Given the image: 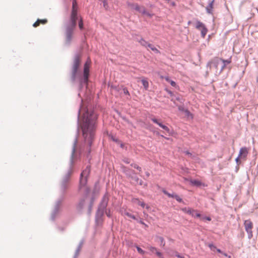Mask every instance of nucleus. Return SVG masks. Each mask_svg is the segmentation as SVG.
<instances>
[{"label": "nucleus", "instance_id": "f257e3e1", "mask_svg": "<svg viewBox=\"0 0 258 258\" xmlns=\"http://www.w3.org/2000/svg\"><path fill=\"white\" fill-rule=\"evenodd\" d=\"M99 114L93 108H86L83 115L82 122H80V109L78 111L77 119V130L73 142L72 153L70 157V166L67 173L63 176L60 183V192L61 195L56 202L54 209L51 214L50 220L55 222L56 218L59 214L60 206L62 201L65 199V195L70 186V178L72 173V166L76 152L80 128L81 130L84 142L86 145L85 156L88 163H91L92 157V147L96 138V131L98 123Z\"/></svg>", "mask_w": 258, "mask_h": 258}, {"label": "nucleus", "instance_id": "f03ea898", "mask_svg": "<svg viewBox=\"0 0 258 258\" xmlns=\"http://www.w3.org/2000/svg\"><path fill=\"white\" fill-rule=\"evenodd\" d=\"M81 62L80 55L79 53H76L74 55L71 67L70 79L72 83L78 84V96L80 98L81 101L78 112L79 109L81 110L83 97L90 99L92 95V88L90 87L89 84L91 59L89 57L87 58L84 63L82 69L81 68Z\"/></svg>", "mask_w": 258, "mask_h": 258}, {"label": "nucleus", "instance_id": "7ed1b4c3", "mask_svg": "<svg viewBox=\"0 0 258 258\" xmlns=\"http://www.w3.org/2000/svg\"><path fill=\"white\" fill-rule=\"evenodd\" d=\"M79 29L84 33L88 31L87 24L85 23L82 17H70L69 20L64 23V45L69 47L73 39L74 31L76 28L77 21Z\"/></svg>", "mask_w": 258, "mask_h": 258}, {"label": "nucleus", "instance_id": "20e7f679", "mask_svg": "<svg viewBox=\"0 0 258 258\" xmlns=\"http://www.w3.org/2000/svg\"><path fill=\"white\" fill-rule=\"evenodd\" d=\"M195 27L201 32V36L205 38L208 32V28L206 25L200 20H196L195 24Z\"/></svg>", "mask_w": 258, "mask_h": 258}, {"label": "nucleus", "instance_id": "39448f33", "mask_svg": "<svg viewBox=\"0 0 258 258\" xmlns=\"http://www.w3.org/2000/svg\"><path fill=\"white\" fill-rule=\"evenodd\" d=\"M221 63V58L219 57H215L209 60L207 63V67L211 69L212 67L215 68L218 71V67Z\"/></svg>", "mask_w": 258, "mask_h": 258}, {"label": "nucleus", "instance_id": "423d86ee", "mask_svg": "<svg viewBox=\"0 0 258 258\" xmlns=\"http://www.w3.org/2000/svg\"><path fill=\"white\" fill-rule=\"evenodd\" d=\"M245 230L248 234V238L251 239L253 236L252 229L253 223L250 220H245L244 221Z\"/></svg>", "mask_w": 258, "mask_h": 258}, {"label": "nucleus", "instance_id": "0eeeda50", "mask_svg": "<svg viewBox=\"0 0 258 258\" xmlns=\"http://www.w3.org/2000/svg\"><path fill=\"white\" fill-rule=\"evenodd\" d=\"M181 210L194 218H201V214L197 210H194L190 208L184 207L181 209Z\"/></svg>", "mask_w": 258, "mask_h": 258}, {"label": "nucleus", "instance_id": "6e6552de", "mask_svg": "<svg viewBox=\"0 0 258 258\" xmlns=\"http://www.w3.org/2000/svg\"><path fill=\"white\" fill-rule=\"evenodd\" d=\"M231 62V57H230L228 59H224L221 58V68L220 70L218 71H216L215 75L216 76H219L221 73L223 72L225 67L230 64Z\"/></svg>", "mask_w": 258, "mask_h": 258}, {"label": "nucleus", "instance_id": "1a4fd4ad", "mask_svg": "<svg viewBox=\"0 0 258 258\" xmlns=\"http://www.w3.org/2000/svg\"><path fill=\"white\" fill-rule=\"evenodd\" d=\"M105 214L102 212H100L99 210H97L95 217V223L97 226H101L103 224V217Z\"/></svg>", "mask_w": 258, "mask_h": 258}, {"label": "nucleus", "instance_id": "9d476101", "mask_svg": "<svg viewBox=\"0 0 258 258\" xmlns=\"http://www.w3.org/2000/svg\"><path fill=\"white\" fill-rule=\"evenodd\" d=\"M185 181H189V184L193 186H196L197 187H200L201 186H207L205 183L202 182L201 180L197 179H191L188 178H184Z\"/></svg>", "mask_w": 258, "mask_h": 258}, {"label": "nucleus", "instance_id": "9b49d317", "mask_svg": "<svg viewBox=\"0 0 258 258\" xmlns=\"http://www.w3.org/2000/svg\"><path fill=\"white\" fill-rule=\"evenodd\" d=\"M85 203V200L84 199H80L79 202L76 205V212L78 214L82 215L83 214Z\"/></svg>", "mask_w": 258, "mask_h": 258}, {"label": "nucleus", "instance_id": "f8f14e48", "mask_svg": "<svg viewBox=\"0 0 258 258\" xmlns=\"http://www.w3.org/2000/svg\"><path fill=\"white\" fill-rule=\"evenodd\" d=\"M88 178H89L80 176L79 184L78 187L79 191H80L84 187H86L88 181Z\"/></svg>", "mask_w": 258, "mask_h": 258}, {"label": "nucleus", "instance_id": "ddd939ff", "mask_svg": "<svg viewBox=\"0 0 258 258\" xmlns=\"http://www.w3.org/2000/svg\"><path fill=\"white\" fill-rule=\"evenodd\" d=\"M91 165H88L86 167L85 169L82 170L80 175V176L89 178L91 172Z\"/></svg>", "mask_w": 258, "mask_h": 258}, {"label": "nucleus", "instance_id": "4468645a", "mask_svg": "<svg viewBox=\"0 0 258 258\" xmlns=\"http://www.w3.org/2000/svg\"><path fill=\"white\" fill-rule=\"evenodd\" d=\"M247 154V148L246 147H242L240 149L238 156L240 157L241 159H245L246 158Z\"/></svg>", "mask_w": 258, "mask_h": 258}, {"label": "nucleus", "instance_id": "2eb2a0df", "mask_svg": "<svg viewBox=\"0 0 258 258\" xmlns=\"http://www.w3.org/2000/svg\"><path fill=\"white\" fill-rule=\"evenodd\" d=\"M126 176L128 178H130L132 180H135L137 183H138L139 181V178L137 176V173L136 171L133 169H132L131 171L128 173V174Z\"/></svg>", "mask_w": 258, "mask_h": 258}, {"label": "nucleus", "instance_id": "dca6fc26", "mask_svg": "<svg viewBox=\"0 0 258 258\" xmlns=\"http://www.w3.org/2000/svg\"><path fill=\"white\" fill-rule=\"evenodd\" d=\"M98 183V181L96 182L95 184V187H94V188L93 190V192H92V194L91 195V197L90 199V202H89V206H93V205H94V203L95 202V192H96V185H97V184Z\"/></svg>", "mask_w": 258, "mask_h": 258}, {"label": "nucleus", "instance_id": "f3484780", "mask_svg": "<svg viewBox=\"0 0 258 258\" xmlns=\"http://www.w3.org/2000/svg\"><path fill=\"white\" fill-rule=\"evenodd\" d=\"M48 22L47 19H37L36 21L33 24L34 27H37L39 26L40 24H45Z\"/></svg>", "mask_w": 258, "mask_h": 258}, {"label": "nucleus", "instance_id": "a211bd4d", "mask_svg": "<svg viewBox=\"0 0 258 258\" xmlns=\"http://www.w3.org/2000/svg\"><path fill=\"white\" fill-rule=\"evenodd\" d=\"M105 134L107 135V136H108V138L110 140L112 141L113 142H115V143H116L117 144H119L121 142V141L118 138H115V137L114 136L111 134H109L108 132V131H106Z\"/></svg>", "mask_w": 258, "mask_h": 258}, {"label": "nucleus", "instance_id": "6ab92c4d", "mask_svg": "<svg viewBox=\"0 0 258 258\" xmlns=\"http://www.w3.org/2000/svg\"><path fill=\"white\" fill-rule=\"evenodd\" d=\"M108 198H106L105 196H104L102 198L101 200V201L100 202L99 205L98 206V208H100L102 206H104L105 205L108 206Z\"/></svg>", "mask_w": 258, "mask_h": 258}, {"label": "nucleus", "instance_id": "aec40b11", "mask_svg": "<svg viewBox=\"0 0 258 258\" xmlns=\"http://www.w3.org/2000/svg\"><path fill=\"white\" fill-rule=\"evenodd\" d=\"M131 7L132 9H134L137 11L141 12L143 14H145L144 8L143 7H140L137 4H132L131 5Z\"/></svg>", "mask_w": 258, "mask_h": 258}, {"label": "nucleus", "instance_id": "412c9836", "mask_svg": "<svg viewBox=\"0 0 258 258\" xmlns=\"http://www.w3.org/2000/svg\"><path fill=\"white\" fill-rule=\"evenodd\" d=\"M164 78H165V80H166L168 83H169L170 84V85H171V86H172V87H175V88H176V87H177V85L176 83L174 81H173V80H171V79H170V78L169 76H166L164 77Z\"/></svg>", "mask_w": 258, "mask_h": 258}, {"label": "nucleus", "instance_id": "4be33fe9", "mask_svg": "<svg viewBox=\"0 0 258 258\" xmlns=\"http://www.w3.org/2000/svg\"><path fill=\"white\" fill-rule=\"evenodd\" d=\"M90 192L91 188L88 186H86L84 192L83 197L81 199H84V200H86V199L88 198L89 195L90 194Z\"/></svg>", "mask_w": 258, "mask_h": 258}, {"label": "nucleus", "instance_id": "5701e85b", "mask_svg": "<svg viewBox=\"0 0 258 258\" xmlns=\"http://www.w3.org/2000/svg\"><path fill=\"white\" fill-rule=\"evenodd\" d=\"M83 242H84L83 240H82L80 241L79 244L78 245V247L75 251L73 258H77L78 254H79V253L80 251L81 248L82 247V245L83 243Z\"/></svg>", "mask_w": 258, "mask_h": 258}, {"label": "nucleus", "instance_id": "b1692460", "mask_svg": "<svg viewBox=\"0 0 258 258\" xmlns=\"http://www.w3.org/2000/svg\"><path fill=\"white\" fill-rule=\"evenodd\" d=\"M133 245H134V247H136L137 249V250L138 253H139L141 254L144 255L146 253H147V252L145 250L142 249L139 245H138L137 244H133Z\"/></svg>", "mask_w": 258, "mask_h": 258}, {"label": "nucleus", "instance_id": "393cba45", "mask_svg": "<svg viewBox=\"0 0 258 258\" xmlns=\"http://www.w3.org/2000/svg\"><path fill=\"white\" fill-rule=\"evenodd\" d=\"M150 119L154 123L157 124L160 127H161L162 125L164 124L163 122L160 119H157L155 117H151Z\"/></svg>", "mask_w": 258, "mask_h": 258}, {"label": "nucleus", "instance_id": "a878e982", "mask_svg": "<svg viewBox=\"0 0 258 258\" xmlns=\"http://www.w3.org/2000/svg\"><path fill=\"white\" fill-rule=\"evenodd\" d=\"M150 119L154 123L157 124L160 127H161L162 125L164 124L163 122L160 119H157L155 117H151Z\"/></svg>", "mask_w": 258, "mask_h": 258}, {"label": "nucleus", "instance_id": "bb28decb", "mask_svg": "<svg viewBox=\"0 0 258 258\" xmlns=\"http://www.w3.org/2000/svg\"><path fill=\"white\" fill-rule=\"evenodd\" d=\"M141 83L145 90H147L149 88V82L147 78H143L141 80Z\"/></svg>", "mask_w": 258, "mask_h": 258}, {"label": "nucleus", "instance_id": "cd10ccee", "mask_svg": "<svg viewBox=\"0 0 258 258\" xmlns=\"http://www.w3.org/2000/svg\"><path fill=\"white\" fill-rule=\"evenodd\" d=\"M120 168L122 172L125 175V176H126L132 170V169H130L123 165H121Z\"/></svg>", "mask_w": 258, "mask_h": 258}, {"label": "nucleus", "instance_id": "c85d7f7f", "mask_svg": "<svg viewBox=\"0 0 258 258\" xmlns=\"http://www.w3.org/2000/svg\"><path fill=\"white\" fill-rule=\"evenodd\" d=\"M138 41L140 43V44L144 46L145 47H148V45L150 44V43L146 41L142 37H141L140 39H138Z\"/></svg>", "mask_w": 258, "mask_h": 258}, {"label": "nucleus", "instance_id": "c756f323", "mask_svg": "<svg viewBox=\"0 0 258 258\" xmlns=\"http://www.w3.org/2000/svg\"><path fill=\"white\" fill-rule=\"evenodd\" d=\"M155 238L156 240H159L160 241V246L161 247H164L165 245V241L162 236L156 235L155 236Z\"/></svg>", "mask_w": 258, "mask_h": 258}, {"label": "nucleus", "instance_id": "7c9ffc66", "mask_svg": "<svg viewBox=\"0 0 258 258\" xmlns=\"http://www.w3.org/2000/svg\"><path fill=\"white\" fill-rule=\"evenodd\" d=\"M177 251L172 249H169L166 251L167 254L170 256H176Z\"/></svg>", "mask_w": 258, "mask_h": 258}, {"label": "nucleus", "instance_id": "2f4dec72", "mask_svg": "<svg viewBox=\"0 0 258 258\" xmlns=\"http://www.w3.org/2000/svg\"><path fill=\"white\" fill-rule=\"evenodd\" d=\"M157 188L158 189H160L162 191V192L167 196L168 198H170L171 193L169 192L166 189L164 188H162L160 185H157Z\"/></svg>", "mask_w": 258, "mask_h": 258}, {"label": "nucleus", "instance_id": "473e14b6", "mask_svg": "<svg viewBox=\"0 0 258 258\" xmlns=\"http://www.w3.org/2000/svg\"><path fill=\"white\" fill-rule=\"evenodd\" d=\"M148 47L151 49L155 53L159 54L160 53V51L153 45L150 43V44L148 45Z\"/></svg>", "mask_w": 258, "mask_h": 258}, {"label": "nucleus", "instance_id": "72a5a7b5", "mask_svg": "<svg viewBox=\"0 0 258 258\" xmlns=\"http://www.w3.org/2000/svg\"><path fill=\"white\" fill-rule=\"evenodd\" d=\"M124 214L125 215H126V216H127L128 217L131 218H132L133 220H136V221L137 220V218L139 217V216H135V215H133V214H131V213H130L129 212H127V211H125L124 212Z\"/></svg>", "mask_w": 258, "mask_h": 258}, {"label": "nucleus", "instance_id": "f704fd0d", "mask_svg": "<svg viewBox=\"0 0 258 258\" xmlns=\"http://www.w3.org/2000/svg\"><path fill=\"white\" fill-rule=\"evenodd\" d=\"M214 0H212L209 4V6L207 8V10L209 14H212V10L213 8V3Z\"/></svg>", "mask_w": 258, "mask_h": 258}, {"label": "nucleus", "instance_id": "c9c22d12", "mask_svg": "<svg viewBox=\"0 0 258 258\" xmlns=\"http://www.w3.org/2000/svg\"><path fill=\"white\" fill-rule=\"evenodd\" d=\"M136 221L137 222H138L139 223L143 225L145 227V228H147L149 227L148 225H147V224H146L143 220L139 216L138 217V218H137V220H136Z\"/></svg>", "mask_w": 258, "mask_h": 258}, {"label": "nucleus", "instance_id": "e433bc0d", "mask_svg": "<svg viewBox=\"0 0 258 258\" xmlns=\"http://www.w3.org/2000/svg\"><path fill=\"white\" fill-rule=\"evenodd\" d=\"M161 128H162L163 130H164L166 132H167L169 134V135H172L173 132L171 131L170 130V128L167 125H166L165 124H164L163 125H162V127Z\"/></svg>", "mask_w": 258, "mask_h": 258}, {"label": "nucleus", "instance_id": "4c0bfd02", "mask_svg": "<svg viewBox=\"0 0 258 258\" xmlns=\"http://www.w3.org/2000/svg\"><path fill=\"white\" fill-rule=\"evenodd\" d=\"M77 6V2L76 0H74L73 2V12L72 16H76V13L75 11L76 7Z\"/></svg>", "mask_w": 258, "mask_h": 258}, {"label": "nucleus", "instance_id": "58836bf2", "mask_svg": "<svg viewBox=\"0 0 258 258\" xmlns=\"http://www.w3.org/2000/svg\"><path fill=\"white\" fill-rule=\"evenodd\" d=\"M130 165L131 167L138 170L139 171V172H142V168L140 166H139V165H138L137 164H136L135 163H132Z\"/></svg>", "mask_w": 258, "mask_h": 258}, {"label": "nucleus", "instance_id": "ea45409f", "mask_svg": "<svg viewBox=\"0 0 258 258\" xmlns=\"http://www.w3.org/2000/svg\"><path fill=\"white\" fill-rule=\"evenodd\" d=\"M185 114V115L188 117L190 118H193L194 116L193 114L189 111L188 109L186 108L185 111L184 112Z\"/></svg>", "mask_w": 258, "mask_h": 258}, {"label": "nucleus", "instance_id": "a19ab883", "mask_svg": "<svg viewBox=\"0 0 258 258\" xmlns=\"http://www.w3.org/2000/svg\"><path fill=\"white\" fill-rule=\"evenodd\" d=\"M106 216L109 218H111L112 217V213L110 209L108 208L105 212Z\"/></svg>", "mask_w": 258, "mask_h": 258}, {"label": "nucleus", "instance_id": "79ce46f5", "mask_svg": "<svg viewBox=\"0 0 258 258\" xmlns=\"http://www.w3.org/2000/svg\"><path fill=\"white\" fill-rule=\"evenodd\" d=\"M107 207V206L105 205L104 206H102L100 208H98L97 210H99L100 212H102V213L105 214V211L108 209Z\"/></svg>", "mask_w": 258, "mask_h": 258}, {"label": "nucleus", "instance_id": "37998d69", "mask_svg": "<svg viewBox=\"0 0 258 258\" xmlns=\"http://www.w3.org/2000/svg\"><path fill=\"white\" fill-rule=\"evenodd\" d=\"M175 199L176 200L177 202H178L179 203H182L183 204H185L184 202L183 201V199L181 198H180L177 194Z\"/></svg>", "mask_w": 258, "mask_h": 258}, {"label": "nucleus", "instance_id": "c03bdc74", "mask_svg": "<svg viewBox=\"0 0 258 258\" xmlns=\"http://www.w3.org/2000/svg\"><path fill=\"white\" fill-rule=\"evenodd\" d=\"M209 248L213 251H215V249L216 248V246L215 245V244L213 243H210L208 245Z\"/></svg>", "mask_w": 258, "mask_h": 258}, {"label": "nucleus", "instance_id": "a18cd8bd", "mask_svg": "<svg viewBox=\"0 0 258 258\" xmlns=\"http://www.w3.org/2000/svg\"><path fill=\"white\" fill-rule=\"evenodd\" d=\"M123 93L124 95L130 96V93L128 91V89L126 87H123L122 88Z\"/></svg>", "mask_w": 258, "mask_h": 258}, {"label": "nucleus", "instance_id": "49530a36", "mask_svg": "<svg viewBox=\"0 0 258 258\" xmlns=\"http://www.w3.org/2000/svg\"><path fill=\"white\" fill-rule=\"evenodd\" d=\"M200 219H202L203 220H207V221H211L212 219L210 217V216H202L201 215V218Z\"/></svg>", "mask_w": 258, "mask_h": 258}, {"label": "nucleus", "instance_id": "de8ad7c7", "mask_svg": "<svg viewBox=\"0 0 258 258\" xmlns=\"http://www.w3.org/2000/svg\"><path fill=\"white\" fill-rule=\"evenodd\" d=\"M146 128L150 131L152 132V131H154V127L151 124H147V126L146 127Z\"/></svg>", "mask_w": 258, "mask_h": 258}, {"label": "nucleus", "instance_id": "09e8293b", "mask_svg": "<svg viewBox=\"0 0 258 258\" xmlns=\"http://www.w3.org/2000/svg\"><path fill=\"white\" fill-rule=\"evenodd\" d=\"M186 108H185L183 106L179 105L178 106V110L181 112H184Z\"/></svg>", "mask_w": 258, "mask_h": 258}, {"label": "nucleus", "instance_id": "8fccbe9b", "mask_svg": "<svg viewBox=\"0 0 258 258\" xmlns=\"http://www.w3.org/2000/svg\"><path fill=\"white\" fill-rule=\"evenodd\" d=\"M175 100L181 103H183L184 101V100L183 98L180 97V95H178L177 96L175 97Z\"/></svg>", "mask_w": 258, "mask_h": 258}, {"label": "nucleus", "instance_id": "3c124183", "mask_svg": "<svg viewBox=\"0 0 258 258\" xmlns=\"http://www.w3.org/2000/svg\"><path fill=\"white\" fill-rule=\"evenodd\" d=\"M121 117V118L124 120L125 121V122H126L128 124H133L132 122L130 120H128L125 116H120Z\"/></svg>", "mask_w": 258, "mask_h": 258}, {"label": "nucleus", "instance_id": "603ef678", "mask_svg": "<svg viewBox=\"0 0 258 258\" xmlns=\"http://www.w3.org/2000/svg\"><path fill=\"white\" fill-rule=\"evenodd\" d=\"M164 90L166 92H167L170 95V96H171V97L174 96V94L173 92L172 91H170V90H169L167 88H165Z\"/></svg>", "mask_w": 258, "mask_h": 258}, {"label": "nucleus", "instance_id": "864d4df0", "mask_svg": "<svg viewBox=\"0 0 258 258\" xmlns=\"http://www.w3.org/2000/svg\"><path fill=\"white\" fill-rule=\"evenodd\" d=\"M100 1L102 2L103 4V7L105 9H107L108 8V4L106 0H100Z\"/></svg>", "mask_w": 258, "mask_h": 258}, {"label": "nucleus", "instance_id": "5fc2aeb1", "mask_svg": "<svg viewBox=\"0 0 258 258\" xmlns=\"http://www.w3.org/2000/svg\"><path fill=\"white\" fill-rule=\"evenodd\" d=\"M92 208H93L92 206L88 205V210H87V214H88V216H90L91 215V213H92Z\"/></svg>", "mask_w": 258, "mask_h": 258}, {"label": "nucleus", "instance_id": "6e6d98bb", "mask_svg": "<svg viewBox=\"0 0 258 258\" xmlns=\"http://www.w3.org/2000/svg\"><path fill=\"white\" fill-rule=\"evenodd\" d=\"M137 204L142 207L143 208H145V207L146 206L145 203L144 202H141L140 200L138 201Z\"/></svg>", "mask_w": 258, "mask_h": 258}, {"label": "nucleus", "instance_id": "4d7b16f0", "mask_svg": "<svg viewBox=\"0 0 258 258\" xmlns=\"http://www.w3.org/2000/svg\"><path fill=\"white\" fill-rule=\"evenodd\" d=\"M56 228L60 232H63L64 230H65V228L64 227H61V226H59L57 225H56Z\"/></svg>", "mask_w": 258, "mask_h": 258}, {"label": "nucleus", "instance_id": "13d9d810", "mask_svg": "<svg viewBox=\"0 0 258 258\" xmlns=\"http://www.w3.org/2000/svg\"><path fill=\"white\" fill-rule=\"evenodd\" d=\"M148 248L152 252H155V251L157 249L156 247L153 246H150Z\"/></svg>", "mask_w": 258, "mask_h": 258}, {"label": "nucleus", "instance_id": "bf43d9fd", "mask_svg": "<svg viewBox=\"0 0 258 258\" xmlns=\"http://www.w3.org/2000/svg\"><path fill=\"white\" fill-rule=\"evenodd\" d=\"M184 153H185V155H187L188 156H189L190 157H194V156L192 155V154L188 150H186V151H184Z\"/></svg>", "mask_w": 258, "mask_h": 258}, {"label": "nucleus", "instance_id": "052dcab7", "mask_svg": "<svg viewBox=\"0 0 258 258\" xmlns=\"http://www.w3.org/2000/svg\"><path fill=\"white\" fill-rule=\"evenodd\" d=\"M239 158H240V157L238 156L235 159V162L237 165H239L241 163V161Z\"/></svg>", "mask_w": 258, "mask_h": 258}, {"label": "nucleus", "instance_id": "680f3d73", "mask_svg": "<svg viewBox=\"0 0 258 258\" xmlns=\"http://www.w3.org/2000/svg\"><path fill=\"white\" fill-rule=\"evenodd\" d=\"M122 161L125 164H129L130 163V160L127 158H124L122 159Z\"/></svg>", "mask_w": 258, "mask_h": 258}, {"label": "nucleus", "instance_id": "e2e57ef3", "mask_svg": "<svg viewBox=\"0 0 258 258\" xmlns=\"http://www.w3.org/2000/svg\"><path fill=\"white\" fill-rule=\"evenodd\" d=\"M139 199L137 198H133L132 199V202L134 203H138V201H139Z\"/></svg>", "mask_w": 258, "mask_h": 258}, {"label": "nucleus", "instance_id": "0e129e2a", "mask_svg": "<svg viewBox=\"0 0 258 258\" xmlns=\"http://www.w3.org/2000/svg\"><path fill=\"white\" fill-rule=\"evenodd\" d=\"M176 195H177V194L176 193H174V192L171 193L170 198H173V199H175Z\"/></svg>", "mask_w": 258, "mask_h": 258}, {"label": "nucleus", "instance_id": "69168bd1", "mask_svg": "<svg viewBox=\"0 0 258 258\" xmlns=\"http://www.w3.org/2000/svg\"><path fill=\"white\" fill-rule=\"evenodd\" d=\"M176 257L178 258H185L184 256L182 255L178 252H177V254L176 255Z\"/></svg>", "mask_w": 258, "mask_h": 258}, {"label": "nucleus", "instance_id": "338daca9", "mask_svg": "<svg viewBox=\"0 0 258 258\" xmlns=\"http://www.w3.org/2000/svg\"><path fill=\"white\" fill-rule=\"evenodd\" d=\"M215 251H216L219 253L221 254V253H223V251L221 249L218 248L217 247H216V248L215 249Z\"/></svg>", "mask_w": 258, "mask_h": 258}, {"label": "nucleus", "instance_id": "774afa93", "mask_svg": "<svg viewBox=\"0 0 258 258\" xmlns=\"http://www.w3.org/2000/svg\"><path fill=\"white\" fill-rule=\"evenodd\" d=\"M118 145H119L120 147L122 149H124L125 147L124 144L121 142Z\"/></svg>", "mask_w": 258, "mask_h": 258}]
</instances>
